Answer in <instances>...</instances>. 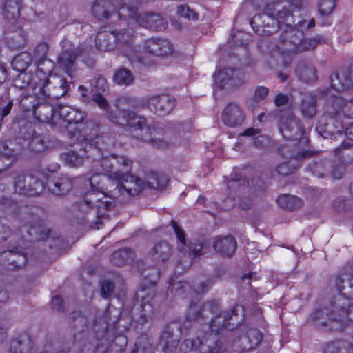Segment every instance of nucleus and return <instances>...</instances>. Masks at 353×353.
I'll list each match as a JSON object with an SVG mask.
<instances>
[{"mask_svg":"<svg viewBox=\"0 0 353 353\" xmlns=\"http://www.w3.org/2000/svg\"><path fill=\"white\" fill-rule=\"evenodd\" d=\"M50 230L43 225V221L34 224L27 229L30 240L33 241H45L48 238Z\"/></svg>","mask_w":353,"mask_h":353,"instance_id":"79ce46f5","label":"nucleus"},{"mask_svg":"<svg viewBox=\"0 0 353 353\" xmlns=\"http://www.w3.org/2000/svg\"><path fill=\"white\" fill-rule=\"evenodd\" d=\"M210 241L214 251L222 257L231 258L237 248V242L232 235L216 236Z\"/></svg>","mask_w":353,"mask_h":353,"instance_id":"a211bd4d","label":"nucleus"},{"mask_svg":"<svg viewBox=\"0 0 353 353\" xmlns=\"http://www.w3.org/2000/svg\"><path fill=\"white\" fill-rule=\"evenodd\" d=\"M57 117V121L63 119L70 124H76L78 127L85 119L87 114L69 106H60L59 107Z\"/></svg>","mask_w":353,"mask_h":353,"instance_id":"c85d7f7f","label":"nucleus"},{"mask_svg":"<svg viewBox=\"0 0 353 353\" xmlns=\"http://www.w3.org/2000/svg\"><path fill=\"white\" fill-rule=\"evenodd\" d=\"M13 81V85L19 89H24L27 88L32 81V76L30 74L25 72H20Z\"/></svg>","mask_w":353,"mask_h":353,"instance_id":"052dcab7","label":"nucleus"},{"mask_svg":"<svg viewBox=\"0 0 353 353\" xmlns=\"http://www.w3.org/2000/svg\"><path fill=\"white\" fill-rule=\"evenodd\" d=\"M37 211L36 208H23L21 210V219L24 222L26 227H30L41 222V219L39 216Z\"/></svg>","mask_w":353,"mask_h":353,"instance_id":"09e8293b","label":"nucleus"},{"mask_svg":"<svg viewBox=\"0 0 353 353\" xmlns=\"http://www.w3.org/2000/svg\"><path fill=\"white\" fill-rule=\"evenodd\" d=\"M42 95L41 93H39V90L36 89V85L33 88V93L25 94H23L21 96V99L19 101L20 107L24 110L26 112L32 111L37 108V104L40 103V101H44L45 100H42L41 99Z\"/></svg>","mask_w":353,"mask_h":353,"instance_id":"c9c22d12","label":"nucleus"},{"mask_svg":"<svg viewBox=\"0 0 353 353\" xmlns=\"http://www.w3.org/2000/svg\"><path fill=\"white\" fill-rule=\"evenodd\" d=\"M137 8L130 6H122L118 10L119 17L121 19H128L130 18L137 17Z\"/></svg>","mask_w":353,"mask_h":353,"instance_id":"0e129e2a","label":"nucleus"},{"mask_svg":"<svg viewBox=\"0 0 353 353\" xmlns=\"http://www.w3.org/2000/svg\"><path fill=\"white\" fill-rule=\"evenodd\" d=\"M299 79L305 82H312L316 79V70L310 63L300 62L296 68Z\"/></svg>","mask_w":353,"mask_h":353,"instance_id":"4c0bfd02","label":"nucleus"},{"mask_svg":"<svg viewBox=\"0 0 353 353\" xmlns=\"http://www.w3.org/2000/svg\"><path fill=\"white\" fill-rule=\"evenodd\" d=\"M137 298L141 299L140 318L138 321L143 325L152 319L154 313V307L151 301L155 296V292L152 288L142 290L137 293Z\"/></svg>","mask_w":353,"mask_h":353,"instance_id":"aec40b11","label":"nucleus"},{"mask_svg":"<svg viewBox=\"0 0 353 353\" xmlns=\"http://www.w3.org/2000/svg\"><path fill=\"white\" fill-rule=\"evenodd\" d=\"M232 347L235 352L243 353L253 349L245 334L233 341Z\"/></svg>","mask_w":353,"mask_h":353,"instance_id":"5fc2aeb1","label":"nucleus"},{"mask_svg":"<svg viewBox=\"0 0 353 353\" xmlns=\"http://www.w3.org/2000/svg\"><path fill=\"white\" fill-rule=\"evenodd\" d=\"M222 121L225 125L231 128L241 125L245 119V114L239 103H228L222 112Z\"/></svg>","mask_w":353,"mask_h":353,"instance_id":"6ab92c4d","label":"nucleus"},{"mask_svg":"<svg viewBox=\"0 0 353 353\" xmlns=\"http://www.w3.org/2000/svg\"><path fill=\"white\" fill-rule=\"evenodd\" d=\"M0 263L8 270H14L26 265L27 256L21 248L14 247L0 253Z\"/></svg>","mask_w":353,"mask_h":353,"instance_id":"ddd939ff","label":"nucleus"},{"mask_svg":"<svg viewBox=\"0 0 353 353\" xmlns=\"http://www.w3.org/2000/svg\"><path fill=\"white\" fill-rule=\"evenodd\" d=\"M65 45L63 46L65 48L57 58V63L60 68L65 71L70 77L75 71L76 60L78 57V51L76 48L72 46L65 48Z\"/></svg>","mask_w":353,"mask_h":353,"instance_id":"b1692460","label":"nucleus"},{"mask_svg":"<svg viewBox=\"0 0 353 353\" xmlns=\"http://www.w3.org/2000/svg\"><path fill=\"white\" fill-rule=\"evenodd\" d=\"M92 190L95 192L110 193L113 197H119L118 182L101 174H93L90 179Z\"/></svg>","mask_w":353,"mask_h":353,"instance_id":"2eb2a0df","label":"nucleus"},{"mask_svg":"<svg viewBox=\"0 0 353 353\" xmlns=\"http://www.w3.org/2000/svg\"><path fill=\"white\" fill-rule=\"evenodd\" d=\"M144 48L151 54L167 57L174 52V46L170 41L161 38H149L144 43Z\"/></svg>","mask_w":353,"mask_h":353,"instance_id":"4be33fe9","label":"nucleus"},{"mask_svg":"<svg viewBox=\"0 0 353 353\" xmlns=\"http://www.w3.org/2000/svg\"><path fill=\"white\" fill-rule=\"evenodd\" d=\"M277 203L280 207L288 211L296 210L303 204L301 199L290 194L279 196L277 199Z\"/></svg>","mask_w":353,"mask_h":353,"instance_id":"a19ab883","label":"nucleus"},{"mask_svg":"<svg viewBox=\"0 0 353 353\" xmlns=\"http://www.w3.org/2000/svg\"><path fill=\"white\" fill-rule=\"evenodd\" d=\"M113 81L119 85H129L134 81V76L130 70L125 68H119L113 76Z\"/></svg>","mask_w":353,"mask_h":353,"instance_id":"49530a36","label":"nucleus"},{"mask_svg":"<svg viewBox=\"0 0 353 353\" xmlns=\"http://www.w3.org/2000/svg\"><path fill=\"white\" fill-rule=\"evenodd\" d=\"M114 32L115 46H117L132 65H145L146 60L140 51V47L133 45L134 31L132 28Z\"/></svg>","mask_w":353,"mask_h":353,"instance_id":"423d86ee","label":"nucleus"},{"mask_svg":"<svg viewBox=\"0 0 353 353\" xmlns=\"http://www.w3.org/2000/svg\"><path fill=\"white\" fill-rule=\"evenodd\" d=\"M333 207L339 212H346L353 208V202L350 199L338 198L334 201Z\"/></svg>","mask_w":353,"mask_h":353,"instance_id":"680f3d73","label":"nucleus"},{"mask_svg":"<svg viewBox=\"0 0 353 353\" xmlns=\"http://www.w3.org/2000/svg\"><path fill=\"white\" fill-rule=\"evenodd\" d=\"M117 198L112 196L110 193L88 192L79 203L81 213L85 214L78 215L81 223H88L91 226L94 224L97 228H99V225L102 224L100 219L114 209V199Z\"/></svg>","mask_w":353,"mask_h":353,"instance_id":"7ed1b4c3","label":"nucleus"},{"mask_svg":"<svg viewBox=\"0 0 353 353\" xmlns=\"http://www.w3.org/2000/svg\"><path fill=\"white\" fill-rule=\"evenodd\" d=\"M239 306H235L232 310L219 312L214 315L210 321V327L211 332H200L196 339L194 341L190 339L185 340L182 346H190L191 349L196 347L197 342L199 349L201 353H225L223 347V343L219 339L217 334L214 332H218L220 329H232L230 321L232 316L236 315Z\"/></svg>","mask_w":353,"mask_h":353,"instance_id":"f03ea898","label":"nucleus"},{"mask_svg":"<svg viewBox=\"0 0 353 353\" xmlns=\"http://www.w3.org/2000/svg\"><path fill=\"white\" fill-rule=\"evenodd\" d=\"M117 106V108H121L125 110H130V108L137 110L144 108L145 103V100L139 102L134 98L123 97L118 100Z\"/></svg>","mask_w":353,"mask_h":353,"instance_id":"3c124183","label":"nucleus"},{"mask_svg":"<svg viewBox=\"0 0 353 353\" xmlns=\"http://www.w3.org/2000/svg\"><path fill=\"white\" fill-rule=\"evenodd\" d=\"M114 157L117 163L114 164L113 176L117 179L116 181H119L130 173L132 162L123 156L114 154Z\"/></svg>","mask_w":353,"mask_h":353,"instance_id":"f704fd0d","label":"nucleus"},{"mask_svg":"<svg viewBox=\"0 0 353 353\" xmlns=\"http://www.w3.org/2000/svg\"><path fill=\"white\" fill-rule=\"evenodd\" d=\"M117 10L112 0H95L92 6V14L99 20H107Z\"/></svg>","mask_w":353,"mask_h":353,"instance_id":"393cba45","label":"nucleus"},{"mask_svg":"<svg viewBox=\"0 0 353 353\" xmlns=\"http://www.w3.org/2000/svg\"><path fill=\"white\" fill-rule=\"evenodd\" d=\"M337 152H341L342 157L348 161L353 159V144L344 142L342 145L336 149Z\"/></svg>","mask_w":353,"mask_h":353,"instance_id":"774afa93","label":"nucleus"},{"mask_svg":"<svg viewBox=\"0 0 353 353\" xmlns=\"http://www.w3.org/2000/svg\"><path fill=\"white\" fill-rule=\"evenodd\" d=\"M336 288L340 292L331 301L330 307L318 309L311 317L316 326L327 327L332 331L343 329H333L334 319L339 318L342 310L348 305V299H353V265L344 266L336 276Z\"/></svg>","mask_w":353,"mask_h":353,"instance_id":"f257e3e1","label":"nucleus"},{"mask_svg":"<svg viewBox=\"0 0 353 353\" xmlns=\"http://www.w3.org/2000/svg\"><path fill=\"white\" fill-rule=\"evenodd\" d=\"M145 106L159 116L170 114L176 105L175 99L168 94L152 95L145 100Z\"/></svg>","mask_w":353,"mask_h":353,"instance_id":"9d476101","label":"nucleus"},{"mask_svg":"<svg viewBox=\"0 0 353 353\" xmlns=\"http://www.w3.org/2000/svg\"><path fill=\"white\" fill-rule=\"evenodd\" d=\"M343 97L341 96H333L330 102V106H327V110L331 111L334 113V117L340 112H343V108H345V103Z\"/></svg>","mask_w":353,"mask_h":353,"instance_id":"4d7b16f0","label":"nucleus"},{"mask_svg":"<svg viewBox=\"0 0 353 353\" xmlns=\"http://www.w3.org/2000/svg\"><path fill=\"white\" fill-rule=\"evenodd\" d=\"M5 39L7 45L14 50L23 48L26 44V34L24 30L17 27V23H6Z\"/></svg>","mask_w":353,"mask_h":353,"instance_id":"f3484780","label":"nucleus"},{"mask_svg":"<svg viewBox=\"0 0 353 353\" xmlns=\"http://www.w3.org/2000/svg\"><path fill=\"white\" fill-rule=\"evenodd\" d=\"M331 163L328 160H320L309 165L310 170L319 178L326 177L330 175Z\"/></svg>","mask_w":353,"mask_h":353,"instance_id":"a18cd8bd","label":"nucleus"},{"mask_svg":"<svg viewBox=\"0 0 353 353\" xmlns=\"http://www.w3.org/2000/svg\"><path fill=\"white\" fill-rule=\"evenodd\" d=\"M216 84L221 89H230L245 83V72L236 68L228 67L214 74Z\"/></svg>","mask_w":353,"mask_h":353,"instance_id":"6e6552de","label":"nucleus"},{"mask_svg":"<svg viewBox=\"0 0 353 353\" xmlns=\"http://www.w3.org/2000/svg\"><path fill=\"white\" fill-rule=\"evenodd\" d=\"M320 43V38H305L302 30L290 25L285 26L279 37L280 47L284 51L293 54L313 50Z\"/></svg>","mask_w":353,"mask_h":353,"instance_id":"39448f33","label":"nucleus"},{"mask_svg":"<svg viewBox=\"0 0 353 353\" xmlns=\"http://www.w3.org/2000/svg\"><path fill=\"white\" fill-rule=\"evenodd\" d=\"M279 130L285 139L292 140H298L304 133V129L301 125L299 119L292 114L281 117L279 122Z\"/></svg>","mask_w":353,"mask_h":353,"instance_id":"9b49d317","label":"nucleus"},{"mask_svg":"<svg viewBox=\"0 0 353 353\" xmlns=\"http://www.w3.org/2000/svg\"><path fill=\"white\" fill-rule=\"evenodd\" d=\"M343 126L339 121L334 117V113L327 110L324 117L316 126L319 134L325 139H332L336 134H340Z\"/></svg>","mask_w":353,"mask_h":353,"instance_id":"dca6fc26","label":"nucleus"},{"mask_svg":"<svg viewBox=\"0 0 353 353\" xmlns=\"http://www.w3.org/2000/svg\"><path fill=\"white\" fill-rule=\"evenodd\" d=\"M61 159L64 163L70 167H79L83 164L84 155L79 150H70L67 152L63 153L61 155Z\"/></svg>","mask_w":353,"mask_h":353,"instance_id":"37998d69","label":"nucleus"},{"mask_svg":"<svg viewBox=\"0 0 353 353\" xmlns=\"http://www.w3.org/2000/svg\"><path fill=\"white\" fill-rule=\"evenodd\" d=\"M75 129L77 130V140L79 141L94 142L101 141L99 127L92 120H84ZM68 135L72 139L76 137V132L69 130Z\"/></svg>","mask_w":353,"mask_h":353,"instance_id":"4468645a","label":"nucleus"},{"mask_svg":"<svg viewBox=\"0 0 353 353\" xmlns=\"http://www.w3.org/2000/svg\"><path fill=\"white\" fill-rule=\"evenodd\" d=\"M21 0H6L3 16L6 19V23H17V20L20 15Z\"/></svg>","mask_w":353,"mask_h":353,"instance_id":"e433bc0d","label":"nucleus"},{"mask_svg":"<svg viewBox=\"0 0 353 353\" xmlns=\"http://www.w3.org/2000/svg\"><path fill=\"white\" fill-rule=\"evenodd\" d=\"M32 62L30 53L22 52L16 55L12 61L13 68L19 72H25Z\"/></svg>","mask_w":353,"mask_h":353,"instance_id":"de8ad7c7","label":"nucleus"},{"mask_svg":"<svg viewBox=\"0 0 353 353\" xmlns=\"http://www.w3.org/2000/svg\"><path fill=\"white\" fill-rule=\"evenodd\" d=\"M114 32L100 31L96 36V47L101 51H109L113 50L115 46Z\"/></svg>","mask_w":353,"mask_h":353,"instance_id":"72a5a7b5","label":"nucleus"},{"mask_svg":"<svg viewBox=\"0 0 353 353\" xmlns=\"http://www.w3.org/2000/svg\"><path fill=\"white\" fill-rule=\"evenodd\" d=\"M30 149L35 152H42L46 149V143L42 135L34 136L30 143Z\"/></svg>","mask_w":353,"mask_h":353,"instance_id":"bf43d9fd","label":"nucleus"},{"mask_svg":"<svg viewBox=\"0 0 353 353\" xmlns=\"http://www.w3.org/2000/svg\"><path fill=\"white\" fill-rule=\"evenodd\" d=\"M38 72L43 74L53 75L52 72L54 69V63L49 59L39 60L37 61Z\"/></svg>","mask_w":353,"mask_h":353,"instance_id":"69168bd1","label":"nucleus"},{"mask_svg":"<svg viewBox=\"0 0 353 353\" xmlns=\"http://www.w3.org/2000/svg\"><path fill=\"white\" fill-rule=\"evenodd\" d=\"M252 347H256L263 339L262 333L255 328L249 329L245 334Z\"/></svg>","mask_w":353,"mask_h":353,"instance_id":"e2e57ef3","label":"nucleus"},{"mask_svg":"<svg viewBox=\"0 0 353 353\" xmlns=\"http://www.w3.org/2000/svg\"><path fill=\"white\" fill-rule=\"evenodd\" d=\"M150 134V131L148 134H138L137 139L148 142L151 145L159 149H164L168 146V143L166 141L160 138H152Z\"/></svg>","mask_w":353,"mask_h":353,"instance_id":"864d4df0","label":"nucleus"},{"mask_svg":"<svg viewBox=\"0 0 353 353\" xmlns=\"http://www.w3.org/2000/svg\"><path fill=\"white\" fill-rule=\"evenodd\" d=\"M290 12L281 3H272L267 6L264 12L255 14L250 20L254 31L261 36H268L278 31V19H284Z\"/></svg>","mask_w":353,"mask_h":353,"instance_id":"20e7f679","label":"nucleus"},{"mask_svg":"<svg viewBox=\"0 0 353 353\" xmlns=\"http://www.w3.org/2000/svg\"><path fill=\"white\" fill-rule=\"evenodd\" d=\"M54 108L46 101H40L34 110V117L41 122L48 123L52 125L57 123V114Z\"/></svg>","mask_w":353,"mask_h":353,"instance_id":"a878e982","label":"nucleus"},{"mask_svg":"<svg viewBox=\"0 0 353 353\" xmlns=\"http://www.w3.org/2000/svg\"><path fill=\"white\" fill-rule=\"evenodd\" d=\"M102 140L94 142H83L80 150L83 153L84 157L92 159L93 161H100L103 156Z\"/></svg>","mask_w":353,"mask_h":353,"instance_id":"2f4dec72","label":"nucleus"},{"mask_svg":"<svg viewBox=\"0 0 353 353\" xmlns=\"http://www.w3.org/2000/svg\"><path fill=\"white\" fill-rule=\"evenodd\" d=\"M134 254L130 248H123L114 252L110 256V262L117 266H121L132 262L134 259Z\"/></svg>","mask_w":353,"mask_h":353,"instance_id":"58836bf2","label":"nucleus"},{"mask_svg":"<svg viewBox=\"0 0 353 353\" xmlns=\"http://www.w3.org/2000/svg\"><path fill=\"white\" fill-rule=\"evenodd\" d=\"M331 87L338 92L353 88V65L347 69L336 70L330 76Z\"/></svg>","mask_w":353,"mask_h":353,"instance_id":"5701e85b","label":"nucleus"},{"mask_svg":"<svg viewBox=\"0 0 353 353\" xmlns=\"http://www.w3.org/2000/svg\"><path fill=\"white\" fill-rule=\"evenodd\" d=\"M171 225L174 229V233L179 240L178 250L179 251L183 252H186V242H185V234L183 228L178 225L177 222L172 220L171 221Z\"/></svg>","mask_w":353,"mask_h":353,"instance_id":"6e6d98bb","label":"nucleus"},{"mask_svg":"<svg viewBox=\"0 0 353 353\" xmlns=\"http://www.w3.org/2000/svg\"><path fill=\"white\" fill-rule=\"evenodd\" d=\"M137 23L143 28L161 31L166 28V21L158 14L145 13L137 16Z\"/></svg>","mask_w":353,"mask_h":353,"instance_id":"bb28decb","label":"nucleus"},{"mask_svg":"<svg viewBox=\"0 0 353 353\" xmlns=\"http://www.w3.org/2000/svg\"><path fill=\"white\" fill-rule=\"evenodd\" d=\"M35 85L42 95L41 99L45 101L59 99L66 94L71 85L74 86L73 83H68L64 77L58 74L50 75Z\"/></svg>","mask_w":353,"mask_h":353,"instance_id":"0eeeda50","label":"nucleus"},{"mask_svg":"<svg viewBox=\"0 0 353 353\" xmlns=\"http://www.w3.org/2000/svg\"><path fill=\"white\" fill-rule=\"evenodd\" d=\"M219 312V303L215 301H210L201 305L191 303L187 318L189 321H200L202 319H212L214 315Z\"/></svg>","mask_w":353,"mask_h":353,"instance_id":"f8f14e48","label":"nucleus"},{"mask_svg":"<svg viewBox=\"0 0 353 353\" xmlns=\"http://www.w3.org/2000/svg\"><path fill=\"white\" fill-rule=\"evenodd\" d=\"M91 85L94 88L97 93H105L108 91V83L101 74H97L91 80Z\"/></svg>","mask_w":353,"mask_h":353,"instance_id":"13d9d810","label":"nucleus"},{"mask_svg":"<svg viewBox=\"0 0 353 353\" xmlns=\"http://www.w3.org/2000/svg\"><path fill=\"white\" fill-rule=\"evenodd\" d=\"M130 116L127 119L128 122L125 124L132 129V132L135 133L134 136L137 138L138 134H148L151 129L146 124L145 117L137 115L134 112L130 110Z\"/></svg>","mask_w":353,"mask_h":353,"instance_id":"7c9ffc66","label":"nucleus"},{"mask_svg":"<svg viewBox=\"0 0 353 353\" xmlns=\"http://www.w3.org/2000/svg\"><path fill=\"white\" fill-rule=\"evenodd\" d=\"M278 153L286 159H295L296 160H303L312 157L314 154V152L312 150H302L296 152L293 149V146L283 143L281 144L277 149Z\"/></svg>","mask_w":353,"mask_h":353,"instance_id":"473e14b6","label":"nucleus"},{"mask_svg":"<svg viewBox=\"0 0 353 353\" xmlns=\"http://www.w3.org/2000/svg\"><path fill=\"white\" fill-rule=\"evenodd\" d=\"M15 190L25 196H37L44 190L42 181L33 175H19L14 179Z\"/></svg>","mask_w":353,"mask_h":353,"instance_id":"1a4fd4ad","label":"nucleus"},{"mask_svg":"<svg viewBox=\"0 0 353 353\" xmlns=\"http://www.w3.org/2000/svg\"><path fill=\"white\" fill-rule=\"evenodd\" d=\"M173 253V248L166 241L157 243L150 251V255L157 264H163Z\"/></svg>","mask_w":353,"mask_h":353,"instance_id":"cd10ccee","label":"nucleus"},{"mask_svg":"<svg viewBox=\"0 0 353 353\" xmlns=\"http://www.w3.org/2000/svg\"><path fill=\"white\" fill-rule=\"evenodd\" d=\"M168 183V179L164 174L149 172L145 175V187L150 189H163Z\"/></svg>","mask_w":353,"mask_h":353,"instance_id":"ea45409f","label":"nucleus"},{"mask_svg":"<svg viewBox=\"0 0 353 353\" xmlns=\"http://www.w3.org/2000/svg\"><path fill=\"white\" fill-rule=\"evenodd\" d=\"M335 8V0H320L319 10L322 15H329Z\"/></svg>","mask_w":353,"mask_h":353,"instance_id":"338daca9","label":"nucleus"},{"mask_svg":"<svg viewBox=\"0 0 353 353\" xmlns=\"http://www.w3.org/2000/svg\"><path fill=\"white\" fill-rule=\"evenodd\" d=\"M316 97L312 95H305L301 101V110L302 114L307 118L316 114Z\"/></svg>","mask_w":353,"mask_h":353,"instance_id":"8fccbe9b","label":"nucleus"},{"mask_svg":"<svg viewBox=\"0 0 353 353\" xmlns=\"http://www.w3.org/2000/svg\"><path fill=\"white\" fill-rule=\"evenodd\" d=\"M117 182V188L120 190L119 196L125 193L131 196L139 195L145 188V183L142 179L130 173Z\"/></svg>","mask_w":353,"mask_h":353,"instance_id":"412c9836","label":"nucleus"},{"mask_svg":"<svg viewBox=\"0 0 353 353\" xmlns=\"http://www.w3.org/2000/svg\"><path fill=\"white\" fill-rule=\"evenodd\" d=\"M349 321L353 323V304L348 305L342 310L341 313L339 314V318L334 319V325H332L333 329H343L344 326Z\"/></svg>","mask_w":353,"mask_h":353,"instance_id":"c03bdc74","label":"nucleus"},{"mask_svg":"<svg viewBox=\"0 0 353 353\" xmlns=\"http://www.w3.org/2000/svg\"><path fill=\"white\" fill-rule=\"evenodd\" d=\"M47 188L53 194L57 196L65 195L68 193L73 188L72 181L65 176H62L47 181Z\"/></svg>","mask_w":353,"mask_h":353,"instance_id":"c756f323","label":"nucleus"},{"mask_svg":"<svg viewBox=\"0 0 353 353\" xmlns=\"http://www.w3.org/2000/svg\"><path fill=\"white\" fill-rule=\"evenodd\" d=\"M117 110L110 114V120L119 125H125L128 122L127 119L130 116V110H125L121 108H117Z\"/></svg>","mask_w":353,"mask_h":353,"instance_id":"603ef678","label":"nucleus"}]
</instances>
